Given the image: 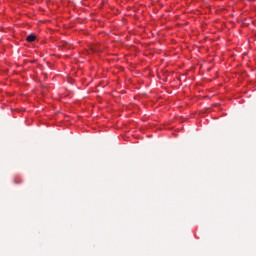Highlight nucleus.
<instances>
[{
  "label": "nucleus",
  "instance_id": "1",
  "mask_svg": "<svg viewBox=\"0 0 256 256\" xmlns=\"http://www.w3.org/2000/svg\"><path fill=\"white\" fill-rule=\"evenodd\" d=\"M36 37L35 35L31 34L29 36H27L26 41H28V43H33V41H35Z\"/></svg>",
  "mask_w": 256,
  "mask_h": 256
}]
</instances>
